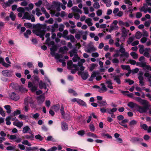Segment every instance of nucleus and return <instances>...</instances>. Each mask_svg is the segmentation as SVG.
I'll return each instance as SVG.
<instances>
[{"label":"nucleus","instance_id":"obj_9","mask_svg":"<svg viewBox=\"0 0 151 151\" xmlns=\"http://www.w3.org/2000/svg\"><path fill=\"white\" fill-rule=\"evenodd\" d=\"M45 97L43 95H41L37 98V103L38 105H41L45 100Z\"/></svg>","mask_w":151,"mask_h":151},{"label":"nucleus","instance_id":"obj_35","mask_svg":"<svg viewBox=\"0 0 151 151\" xmlns=\"http://www.w3.org/2000/svg\"><path fill=\"white\" fill-rule=\"evenodd\" d=\"M9 17L13 21L15 20L16 19V15L14 14L13 12H11L9 15Z\"/></svg>","mask_w":151,"mask_h":151},{"label":"nucleus","instance_id":"obj_22","mask_svg":"<svg viewBox=\"0 0 151 151\" xmlns=\"http://www.w3.org/2000/svg\"><path fill=\"white\" fill-rule=\"evenodd\" d=\"M82 31L81 32H80V33H81V35L83 34L84 35H83L82 38L84 40H86L87 39V35L88 33V31H86L85 32H83V33H82Z\"/></svg>","mask_w":151,"mask_h":151},{"label":"nucleus","instance_id":"obj_7","mask_svg":"<svg viewBox=\"0 0 151 151\" xmlns=\"http://www.w3.org/2000/svg\"><path fill=\"white\" fill-rule=\"evenodd\" d=\"M143 74V72L141 71H139L138 73V78L139 80V83L141 84V86H142L144 84V82L143 81L144 79V78L142 76Z\"/></svg>","mask_w":151,"mask_h":151},{"label":"nucleus","instance_id":"obj_37","mask_svg":"<svg viewBox=\"0 0 151 151\" xmlns=\"http://www.w3.org/2000/svg\"><path fill=\"white\" fill-rule=\"evenodd\" d=\"M74 57L72 58V60L74 62H76L78 60H79L80 59V57L78 56L77 54H74Z\"/></svg>","mask_w":151,"mask_h":151},{"label":"nucleus","instance_id":"obj_36","mask_svg":"<svg viewBox=\"0 0 151 151\" xmlns=\"http://www.w3.org/2000/svg\"><path fill=\"white\" fill-rule=\"evenodd\" d=\"M14 0H9L8 2H4V4L6 7L9 6H10L9 4H12L13 3Z\"/></svg>","mask_w":151,"mask_h":151},{"label":"nucleus","instance_id":"obj_3","mask_svg":"<svg viewBox=\"0 0 151 151\" xmlns=\"http://www.w3.org/2000/svg\"><path fill=\"white\" fill-rule=\"evenodd\" d=\"M130 142L134 144H140L143 142L142 138L134 137H132L130 140Z\"/></svg>","mask_w":151,"mask_h":151},{"label":"nucleus","instance_id":"obj_57","mask_svg":"<svg viewBox=\"0 0 151 151\" xmlns=\"http://www.w3.org/2000/svg\"><path fill=\"white\" fill-rule=\"evenodd\" d=\"M128 119H123L122 122H119L118 123L120 125H122V124H124L127 122H128Z\"/></svg>","mask_w":151,"mask_h":151},{"label":"nucleus","instance_id":"obj_50","mask_svg":"<svg viewBox=\"0 0 151 151\" xmlns=\"http://www.w3.org/2000/svg\"><path fill=\"white\" fill-rule=\"evenodd\" d=\"M24 25L27 28H31L32 27V24L30 23H25Z\"/></svg>","mask_w":151,"mask_h":151},{"label":"nucleus","instance_id":"obj_55","mask_svg":"<svg viewBox=\"0 0 151 151\" xmlns=\"http://www.w3.org/2000/svg\"><path fill=\"white\" fill-rule=\"evenodd\" d=\"M93 6L96 9L100 8V5L99 3L98 2H95L93 5Z\"/></svg>","mask_w":151,"mask_h":151},{"label":"nucleus","instance_id":"obj_51","mask_svg":"<svg viewBox=\"0 0 151 151\" xmlns=\"http://www.w3.org/2000/svg\"><path fill=\"white\" fill-rule=\"evenodd\" d=\"M119 51L122 53H123L125 52V50L122 46L121 45L120 46Z\"/></svg>","mask_w":151,"mask_h":151},{"label":"nucleus","instance_id":"obj_44","mask_svg":"<svg viewBox=\"0 0 151 151\" xmlns=\"http://www.w3.org/2000/svg\"><path fill=\"white\" fill-rule=\"evenodd\" d=\"M35 137L36 139H38L40 141H42L44 139L43 137L39 134L36 135Z\"/></svg>","mask_w":151,"mask_h":151},{"label":"nucleus","instance_id":"obj_21","mask_svg":"<svg viewBox=\"0 0 151 151\" xmlns=\"http://www.w3.org/2000/svg\"><path fill=\"white\" fill-rule=\"evenodd\" d=\"M4 107L6 110V112L8 114L11 113L12 110L11 109V106L9 105H6L4 106Z\"/></svg>","mask_w":151,"mask_h":151},{"label":"nucleus","instance_id":"obj_17","mask_svg":"<svg viewBox=\"0 0 151 151\" xmlns=\"http://www.w3.org/2000/svg\"><path fill=\"white\" fill-rule=\"evenodd\" d=\"M120 76L119 75H117V76H113V77L114 78V80L117 83L119 84H120L121 83V81L120 79L119 78Z\"/></svg>","mask_w":151,"mask_h":151},{"label":"nucleus","instance_id":"obj_33","mask_svg":"<svg viewBox=\"0 0 151 151\" xmlns=\"http://www.w3.org/2000/svg\"><path fill=\"white\" fill-rule=\"evenodd\" d=\"M142 34L141 32L139 31L137 32L135 34V37L136 39H139L142 37Z\"/></svg>","mask_w":151,"mask_h":151},{"label":"nucleus","instance_id":"obj_28","mask_svg":"<svg viewBox=\"0 0 151 151\" xmlns=\"http://www.w3.org/2000/svg\"><path fill=\"white\" fill-rule=\"evenodd\" d=\"M31 31L29 29H27L26 30V32L24 33V35L26 38H28L29 36L28 35H30L31 34Z\"/></svg>","mask_w":151,"mask_h":151},{"label":"nucleus","instance_id":"obj_60","mask_svg":"<svg viewBox=\"0 0 151 151\" xmlns=\"http://www.w3.org/2000/svg\"><path fill=\"white\" fill-rule=\"evenodd\" d=\"M134 38L132 37H130L129 38L128 40L127 41V43L129 44H130L134 40Z\"/></svg>","mask_w":151,"mask_h":151},{"label":"nucleus","instance_id":"obj_45","mask_svg":"<svg viewBox=\"0 0 151 151\" xmlns=\"http://www.w3.org/2000/svg\"><path fill=\"white\" fill-rule=\"evenodd\" d=\"M87 135L88 136H91L94 138H97L98 137L96 134L91 132H88L87 134Z\"/></svg>","mask_w":151,"mask_h":151},{"label":"nucleus","instance_id":"obj_31","mask_svg":"<svg viewBox=\"0 0 151 151\" xmlns=\"http://www.w3.org/2000/svg\"><path fill=\"white\" fill-rule=\"evenodd\" d=\"M73 64V62L71 60L69 61L67 63L68 68L69 70H71L72 68V65Z\"/></svg>","mask_w":151,"mask_h":151},{"label":"nucleus","instance_id":"obj_53","mask_svg":"<svg viewBox=\"0 0 151 151\" xmlns=\"http://www.w3.org/2000/svg\"><path fill=\"white\" fill-rule=\"evenodd\" d=\"M17 10L18 12L22 13H24L25 11L24 9L22 7H19L17 9Z\"/></svg>","mask_w":151,"mask_h":151},{"label":"nucleus","instance_id":"obj_20","mask_svg":"<svg viewBox=\"0 0 151 151\" xmlns=\"http://www.w3.org/2000/svg\"><path fill=\"white\" fill-rule=\"evenodd\" d=\"M108 7L110 6L112 3L111 0H102Z\"/></svg>","mask_w":151,"mask_h":151},{"label":"nucleus","instance_id":"obj_34","mask_svg":"<svg viewBox=\"0 0 151 151\" xmlns=\"http://www.w3.org/2000/svg\"><path fill=\"white\" fill-rule=\"evenodd\" d=\"M107 88L105 86H102L101 88H100V89L99 90V92L101 93L103 92H105L107 91Z\"/></svg>","mask_w":151,"mask_h":151},{"label":"nucleus","instance_id":"obj_46","mask_svg":"<svg viewBox=\"0 0 151 151\" xmlns=\"http://www.w3.org/2000/svg\"><path fill=\"white\" fill-rule=\"evenodd\" d=\"M140 103L144 106L149 104V102L147 101L145 99H142Z\"/></svg>","mask_w":151,"mask_h":151},{"label":"nucleus","instance_id":"obj_11","mask_svg":"<svg viewBox=\"0 0 151 151\" xmlns=\"http://www.w3.org/2000/svg\"><path fill=\"white\" fill-rule=\"evenodd\" d=\"M122 37H123L124 41L125 38L127 35V32L129 31V30H127L125 27H122Z\"/></svg>","mask_w":151,"mask_h":151},{"label":"nucleus","instance_id":"obj_29","mask_svg":"<svg viewBox=\"0 0 151 151\" xmlns=\"http://www.w3.org/2000/svg\"><path fill=\"white\" fill-rule=\"evenodd\" d=\"M101 135L102 137H104V138H107L108 139H111L112 138V136L109 135L108 133H102Z\"/></svg>","mask_w":151,"mask_h":151},{"label":"nucleus","instance_id":"obj_12","mask_svg":"<svg viewBox=\"0 0 151 151\" xmlns=\"http://www.w3.org/2000/svg\"><path fill=\"white\" fill-rule=\"evenodd\" d=\"M33 28H35L37 29H46V24H41L38 23L35 25H34L33 26Z\"/></svg>","mask_w":151,"mask_h":151},{"label":"nucleus","instance_id":"obj_64","mask_svg":"<svg viewBox=\"0 0 151 151\" xmlns=\"http://www.w3.org/2000/svg\"><path fill=\"white\" fill-rule=\"evenodd\" d=\"M142 14L140 12H137L136 14V17L137 18H139L142 16Z\"/></svg>","mask_w":151,"mask_h":151},{"label":"nucleus","instance_id":"obj_32","mask_svg":"<svg viewBox=\"0 0 151 151\" xmlns=\"http://www.w3.org/2000/svg\"><path fill=\"white\" fill-rule=\"evenodd\" d=\"M19 91L21 93H23L25 92H27V90L25 88L23 87L22 86H19L18 89Z\"/></svg>","mask_w":151,"mask_h":151},{"label":"nucleus","instance_id":"obj_43","mask_svg":"<svg viewBox=\"0 0 151 151\" xmlns=\"http://www.w3.org/2000/svg\"><path fill=\"white\" fill-rule=\"evenodd\" d=\"M46 85V84L44 83H43L42 81H40L39 84L40 88V89H42L43 88V87Z\"/></svg>","mask_w":151,"mask_h":151},{"label":"nucleus","instance_id":"obj_10","mask_svg":"<svg viewBox=\"0 0 151 151\" xmlns=\"http://www.w3.org/2000/svg\"><path fill=\"white\" fill-rule=\"evenodd\" d=\"M127 105L132 109L135 108L137 111L139 106V105L131 101L129 102L128 103Z\"/></svg>","mask_w":151,"mask_h":151},{"label":"nucleus","instance_id":"obj_48","mask_svg":"<svg viewBox=\"0 0 151 151\" xmlns=\"http://www.w3.org/2000/svg\"><path fill=\"white\" fill-rule=\"evenodd\" d=\"M98 66L97 64H94V63H92L91 64V66L89 68V70L90 71H92L96 67H97Z\"/></svg>","mask_w":151,"mask_h":151},{"label":"nucleus","instance_id":"obj_42","mask_svg":"<svg viewBox=\"0 0 151 151\" xmlns=\"http://www.w3.org/2000/svg\"><path fill=\"white\" fill-rule=\"evenodd\" d=\"M52 4L53 6L55 7H57L60 6V3L58 2L54 1Z\"/></svg>","mask_w":151,"mask_h":151},{"label":"nucleus","instance_id":"obj_41","mask_svg":"<svg viewBox=\"0 0 151 151\" xmlns=\"http://www.w3.org/2000/svg\"><path fill=\"white\" fill-rule=\"evenodd\" d=\"M47 141H51L52 142H54L55 140L54 138L52 137V136H48L47 138L46 139Z\"/></svg>","mask_w":151,"mask_h":151},{"label":"nucleus","instance_id":"obj_40","mask_svg":"<svg viewBox=\"0 0 151 151\" xmlns=\"http://www.w3.org/2000/svg\"><path fill=\"white\" fill-rule=\"evenodd\" d=\"M96 49L93 47L90 46L88 49L87 52H90L91 51H95Z\"/></svg>","mask_w":151,"mask_h":151},{"label":"nucleus","instance_id":"obj_13","mask_svg":"<svg viewBox=\"0 0 151 151\" xmlns=\"http://www.w3.org/2000/svg\"><path fill=\"white\" fill-rule=\"evenodd\" d=\"M61 127L63 131H65L68 129V125L65 122H61Z\"/></svg>","mask_w":151,"mask_h":151},{"label":"nucleus","instance_id":"obj_56","mask_svg":"<svg viewBox=\"0 0 151 151\" xmlns=\"http://www.w3.org/2000/svg\"><path fill=\"white\" fill-rule=\"evenodd\" d=\"M0 114L3 116H5V113L3 109L1 107H0Z\"/></svg>","mask_w":151,"mask_h":151},{"label":"nucleus","instance_id":"obj_39","mask_svg":"<svg viewBox=\"0 0 151 151\" xmlns=\"http://www.w3.org/2000/svg\"><path fill=\"white\" fill-rule=\"evenodd\" d=\"M34 137V135L33 134H31L30 135H26L25 136V138L29 139H30V140H33V139Z\"/></svg>","mask_w":151,"mask_h":151},{"label":"nucleus","instance_id":"obj_25","mask_svg":"<svg viewBox=\"0 0 151 151\" xmlns=\"http://www.w3.org/2000/svg\"><path fill=\"white\" fill-rule=\"evenodd\" d=\"M52 109L56 111H58L60 108V105L59 104H57L54 105L52 107Z\"/></svg>","mask_w":151,"mask_h":151},{"label":"nucleus","instance_id":"obj_4","mask_svg":"<svg viewBox=\"0 0 151 151\" xmlns=\"http://www.w3.org/2000/svg\"><path fill=\"white\" fill-rule=\"evenodd\" d=\"M9 98L15 101H17L20 99L19 96L14 92H10L9 94Z\"/></svg>","mask_w":151,"mask_h":151},{"label":"nucleus","instance_id":"obj_6","mask_svg":"<svg viewBox=\"0 0 151 151\" xmlns=\"http://www.w3.org/2000/svg\"><path fill=\"white\" fill-rule=\"evenodd\" d=\"M78 75H80L81 78L84 80H86L88 77L89 75L87 71H78Z\"/></svg>","mask_w":151,"mask_h":151},{"label":"nucleus","instance_id":"obj_61","mask_svg":"<svg viewBox=\"0 0 151 151\" xmlns=\"http://www.w3.org/2000/svg\"><path fill=\"white\" fill-rule=\"evenodd\" d=\"M85 131L83 130H81L78 131V135L83 136L85 134Z\"/></svg>","mask_w":151,"mask_h":151},{"label":"nucleus","instance_id":"obj_30","mask_svg":"<svg viewBox=\"0 0 151 151\" xmlns=\"http://www.w3.org/2000/svg\"><path fill=\"white\" fill-rule=\"evenodd\" d=\"M130 55L134 59H137L138 58V55L135 52H132L130 53Z\"/></svg>","mask_w":151,"mask_h":151},{"label":"nucleus","instance_id":"obj_26","mask_svg":"<svg viewBox=\"0 0 151 151\" xmlns=\"http://www.w3.org/2000/svg\"><path fill=\"white\" fill-rule=\"evenodd\" d=\"M121 68L123 70H129L130 69V67L129 65H121Z\"/></svg>","mask_w":151,"mask_h":151},{"label":"nucleus","instance_id":"obj_52","mask_svg":"<svg viewBox=\"0 0 151 151\" xmlns=\"http://www.w3.org/2000/svg\"><path fill=\"white\" fill-rule=\"evenodd\" d=\"M137 123V122L135 120H133L131 121L129 123V125L130 126H132L133 125H135Z\"/></svg>","mask_w":151,"mask_h":151},{"label":"nucleus","instance_id":"obj_58","mask_svg":"<svg viewBox=\"0 0 151 151\" xmlns=\"http://www.w3.org/2000/svg\"><path fill=\"white\" fill-rule=\"evenodd\" d=\"M20 111L19 110H17L14 111V112L13 113V115L15 116L18 114H20Z\"/></svg>","mask_w":151,"mask_h":151},{"label":"nucleus","instance_id":"obj_19","mask_svg":"<svg viewBox=\"0 0 151 151\" xmlns=\"http://www.w3.org/2000/svg\"><path fill=\"white\" fill-rule=\"evenodd\" d=\"M117 108H113L111 109H107V112L109 114H110L116 112L117 110Z\"/></svg>","mask_w":151,"mask_h":151},{"label":"nucleus","instance_id":"obj_49","mask_svg":"<svg viewBox=\"0 0 151 151\" xmlns=\"http://www.w3.org/2000/svg\"><path fill=\"white\" fill-rule=\"evenodd\" d=\"M60 111L62 116H65V113L64 111V108L63 106H61Z\"/></svg>","mask_w":151,"mask_h":151},{"label":"nucleus","instance_id":"obj_47","mask_svg":"<svg viewBox=\"0 0 151 151\" xmlns=\"http://www.w3.org/2000/svg\"><path fill=\"white\" fill-rule=\"evenodd\" d=\"M126 83H128L129 85H131L133 84L134 82L133 80H131L130 79H126L125 80Z\"/></svg>","mask_w":151,"mask_h":151},{"label":"nucleus","instance_id":"obj_2","mask_svg":"<svg viewBox=\"0 0 151 151\" xmlns=\"http://www.w3.org/2000/svg\"><path fill=\"white\" fill-rule=\"evenodd\" d=\"M150 106V105L149 104L144 105L142 106H139L138 109L137 110V111L141 114L146 113L148 110H149L150 109L149 107Z\"/></svg>","mask_w":151,"mask_h":151},{"label":"nucleus","instance_id":"obj_54","mask_svg":"<svg viewBox=\"0 0 151 151\" xmlns=\"http://www.w3.org/2000/svg\"><path fill=\"white\" fill-rule=\"evenodd\" d=\"M22 144L28 145L29 146H30L31 145V144L29 143L28 141L27 140H24L23 142H22Z\"/></svg>","mask_w":151,"mask_h":151},{"label":"nucleus","instance_id":"obj_16","mask_svg":"<svg viewBox=\"0 0 151 151\" xmlns=\"http://www.w3.org/2000/svg\"><path fill=\"white\" fill-rule=\"evenodd\" d=\"M10 86L13 89L17 90H18L19 86L16 83H12L11 84Z\"/></svg>","mask_w":151,"mask_h":151},{"label":"nucleus","instance_id":"obj_5","mask_svg":"<svg viewBox=\"0 0 151 151\" xmlns=\"http://www.w3.org/2000/svg\"><path fill=\"white\" fill-rule=\"evenodd\" d=\"M2 73L4 76L8 77H11L14 75V71L12 70H3Z\"/></svg>","mask_w":151,"mask_h":151},{"label":"nucleus","instance_id":"obj_18","mask_svg":"<svg viewBox=\"0 0 151 151\" xmlns=\"http://www.w3.org/2000/svg\"><path fill=\"white\" fill-rule=\"evenodd\" d=\"M97 103L99 104V106L100 107L106 106L107 104L105 101H97Z\"/></svg>","mask_w":151,"mask_h":151},{"label":"nucleus","instance_id":"obj_8","mask_svg":"<svg viewBox=\"0 0 151 151\" xmlns=\"http://www.w3.org/2000/svg\"><path fill=\"white\" fill-rule=\"evenodd\" d=\"M33 33L34 34H39V35H45L46 31L45 29L41 30L40 29H33L32 30Z\"/></svg>","mask_w":151,"mask_h":151},{"label":"nucleus","instance_id":"obj_15","mask_svg":"<svg viewBox=\"0 0 151 151\" xmlns=\"http://www.w3.org/2000/svg\"><path fill=\"white\" fill-rule=\"evenodd\" d=\"M57 46L56 45L53 46L52 47L50 48V50L51 51V54L52 55L53 54H55V51L57 50Z\"/></svg>","mask_w":151,"mask_h":151},{"label":"nucleus","instance_id":"obj_63","mask_svg":"<svg viewBox=\"0 0 151 151\" xmlns=\"http://www.w3.org/2000/svg\"><path fill=\"white\" fill-rule=\"evenodd\" d=\"M68 32L67 30H65L63 32V37L64 38H65L66 36L68 34Z\"/></svg>","mask_w":151,"mask_h":151},{"label":"nucleus","instance_id":"obj_38","mask_svg":"<svg viewBox=\"0 0 151 151\" xmlns=\"http://www.w3.org/2000/svg\"><path fill=\"white\" fill-rule=\"evenodd\" d=\"M89 128L90 131L91 132H94L95 129V127L93 124L91 123L89 125Z\"/></svg>","mask_w":151,"mask_h":151},{"label":"nucleus","instance_id":"obj_27","mask_svg":"<svg viewBox=\"0 0 151 151\" xmlns=\"http://www.w3.org/2000/svg\"><path fill=\"white\" fill-rule=\"evenodd\" d=\"M77 103L83 106H86V103L80 99H78Z\"/></svg>","mask_w":151,"mask_h":151},{"label":"nucleus","instance_id":"obj_62","mask_svg":"<svg viewBox=\"0 0 151 151\" xmlns=\"http://www.w3.org/2000/svg\"><path fill=\"white\" fill-rule=\"evenodd\" d=\"M70 37V40L71 42H74L75 41V39L74 36L71 35H69Z\"/></svg>","mask_w":151,"mask_h":151},{"label":"nucleus","instance_id":"obj_24","mask_svg":"<svg viewBox=\"0 0 151 151\" xmlns=\"http://www.w3.org/2000/svg\"><path fill=\"white\" fill-rule=\"evenodd\" d=\"M30 130V129L29 127L28 126H26L23 128L22 132L23 133H26Z\"/></svg>","mask_w":151,"mask_h":151},{"label":"nucleus","instance_id":"obj_1","mask_svg":"<svg viewBox=\"0 0 151 151\" xmlns=\"http://www.w3.org/2000/svg\"><path fill=\"white\" fill-rule=\"evenodd\" d=\"M30 97H27L24 99L23 105L24 106V111L27 112L29 109V104H32L33 103L32 101H30Z\"/></svg>","mask_w":151,"mask_h":151},{"label":"nucleus","instance_id":"obj_23","mask_svg":"<svg viewBox=\"0 0 151 151\" xmlns=\"http://www.w3.org/2000/svg\"><path fill=\"white\" fill-rule=\"evenodd\" d=\"M77 50L76 48H73L71 51H70L69 52L70 56V57H73V53L74 54V55L75 54H77Z\"/></svg>","mask_w":151,"mask_h":151},{"label":"nucleus","instance_id":"obj_59","mask_svg":"<svg viewBox=\"0 0 151 151\" xmlns=\"http://www.w3.org/2000/svg\"><path fill=\"white\" fill-rule=\"evenodd\" d=\"M42 2L41 0H40L38 2L35 3V4L37 6L39 7L42 4Z\"/></svg>","mask_w":151,"mask_h":151},{"label":"nucleus","instance_id":"obj_14","mask_svg":"<svg viewBox=\"0 0 151 151\" xmlns=\"http://www.w3.org/2000/svg\"><path fill=\"white\" fill-rule=\"evenodd\" d=\"M68 49L66 46H64L63 47H61L59 49V52L62 53L63 54H65L64 50L68 51Z\"/></svg>","mask_w":151,"mask_h":151}]
</instances>
